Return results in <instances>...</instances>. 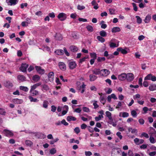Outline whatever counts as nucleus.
I'll list each match as a JSON object with an SVG mask.
<instances>
[{"instance_id": "obj_1", "label": "nucleus", "mask_w": 156, "mask_h": 156, "mask_svg": "<svg viewBox=\"0 0 156 156\" xmlns=\"http://www.w3.org/2000/svg\"><path fill=\"white\" fill-rule=\"evenodd\" d=\"M57 17L61 21H63L67 18L66 15L64 13H60L58 15Z\"/></svg>"}, {"instance_id": "obj_2", "label": "nucleus", "mask_w": 156, "mask_h": 156, "mask_svg": "<svg viewBox=\"0 0 156 156\" xmlns=\"http://www.w3.org/2000/svg\"><path fill=\"white\" fill-rule=\"evenodd\" d=\"M126 79L128 82H131L134 79V75L132 73H128L126 74Z\"/></svg>"}, {"instance_id": "obj_3", "label": "nucleus", "mask_w": 156, "mask_h": 156, "mask_svg": "<svg viewBox=\"0 0 156 156\" xmlns=\"http://www.w3.org/2000/svg\"><path fill=\"white\" fill-rule=\"evenodd\" d=\"M3 133L7 137H11L13 135V133L11 131L8 129H4Z\"/></svg>"}, {"instance_id": "obj_4", "label": "nucleus", "mask_w": 156, "mask_h": 156, "mask_svg": "<svg viewBox=\"0 0 156 156\" xmlns=\"http://www.w3.org/2000/svg\"><path fill=\"white\" fill-rule=\"evenodd\" d=\"M35 68L39 74H43L44 73V70L43 69H41V66H35Z\"/></svg>"}, {"instance_id": "obj_5", "label": "nucleus", "mask_w": 156, "mask_h": 156, "mask_svg": "<svg viewBox=\"0 0 156 156\" xmlns=\"http://www.w3.org/2000/svg\"><path fill=\"white\" fill-rule=\"evenodd\" d=\"M28 65L26 63H22L20 67V70L22 72H26L27 71V69L28 67Z\"/></svg>"}, {"instance_id": "obj_6", "label": "nucleus", "mask_w": 156, "mask_h": 156, "mask_svg": "<svg viewBox=\"0 0 156 156\" xmlns=\"http://www.w3.org/2000/svg\"><path fill=\"white\" fill-rule=\"evenodd\" d=\"M68 66L70 69H73L76 68L77 64L75 61H73L69 62Z\"/></svg>"}, {"instance_id": "obj_7", "label": "nucleus", "mask_w": 156, "mask_h": 156, "mask_svg": "<svg viewBox=\"0 0 156 156\" xmlns=\"http://www.w3.org/2000/svg\"><path fill=\"white\" fill-rule=\"evenodd\" d=\"M101 75L106 76L108 75L110 73V71L106 69H103L101 70Z\"/></svg>"}, {"instance_id": "obj_8", "label": "nucleus", "mask_w": 156, "mask_h": 156, "mask_svg": "<svg viewBox=\"0 0 156 156\" xmlns=\"http://www.w3.org/2000/svg\"><path fill=\"white\" fill-rule=\"evenodd\" d=\"M58 66L60 69L62 71H65L66 69V65L63 62H59L58 63Z\"/></svg>"}, {"instance_id": "obj_9", "label": "nucleus", "mask_w": 156, "mask_h": 156, "mask_svg": "<svg viewBox=\"0 0 156 156\" xmlns=\"http://www.w3.org/2000/svg\"><path fill=\"white\" fill-rule=\"evenodd\" d=\"M126 75L125 73H122L118 76V79L121 81H123L126 79Z\"/></svg>"}, {"instance_id": "obj_10", "label": "nucleus", "mask_w": 156, "mask_h": 156, "mask_svg": "<svg viewBox=\"0 0 156 156\" xmlns=\"http://www.w3.org/2000/svg\"><path fill=\"white\" fill-rule=\"evenodd\" d=\"M134 141L136 144L138 145L143 144L144 142V140L143 139H139L138 138H136L134 140Z\"/></svg>"}, {"instance_id": "obj_11", "label": "nucleus", "mask_w": 156, "mask_h": 156, "mask_svg": "<svg viewBox=\"0 0 156 156\" xmlns=\"http://www.w3.org/2000/svg\"><path fill=\"white\" fill-rule=\"evenodd\" d=\"M35 136L39 139H44L46 137V136L41 133H37L35 134Z\"/></svg>"}, {"instance_id": "obj_12", "label": "nucleus", "mask_w": 156, "mask_h": 156, "mask_svg": "<svg viewBox=\"0 0 156 156\" xmlns=\"http://www.w3.org/2000/svg\"><path fill=\"white\" fill-rule=\"evenodd\" d=\"M41 84V83L40 82L38 83H36L33 85L31 86L30 89V91L34 90L37 88V87L40 86Z\"/></svg>"}, {"instance_id": "obj_13", "label": "nucleus", "mask_w": 156, "mask_h": 156, "mask_svg": "<svg viewBox=\"0 0 156 156\" xmlns=\"http://www.w3.org/2000/svg\"><path fill=\"white\" fill-rule=\"evenodd\" d=\"M69 49L72 52H76L78 50V48L77 47L74 45H71L70 46Z\"/></svg>"}, {"instance_id": "obj_14", "label": "nucleus", "mask_w": 156, "mask_h": 156, "mask_svg": "<svg viewBox=\"0 0 156 156\" xmlns=\"http://www.w3.org/2000/svg\"><path fill=\"white\" fill-rule=\"evenodd\" d=\"M17 79L21 82H23L26 81V77L23 75H18L17 76Z\"/></svg>"}, {"instance_id": "obj_15", "label": "nucleus", "mask_w": 156, "mask_h": 156, "mask_svg": "<svg viewBox=\"0 0 156 156\" xmlns=\"http://www.w3.org/2000/svg\"><path fill=\"white\" fill-rule=\"evenodd\" d=\"M12 102L15 104H21L23 101L22 99H19L18 98H14L12 100Z\"/></svg>"}, {"instance_id": "obj_16", "label": "nucleus", "mask_w": 156, "mask_h": 156, "mask_svg": "<svg viewBox=\"0 0 156 156\" xmlns=\"http://www.w3.org/2000/svg\"><path fill=\"white\" fill-rule=\"evenodd\" d=\"M133 1L135 2L139 3L141 2L139 5L140 8H143L144 7V5L143 3L141 2L143 0H133Z\"/></svg>"}, {"instance_id": "obj_17", "label": "nucleus", "mask_w": 156, "mask_h": 156, "mask_svg": "<svg viewBox=\"0 0 156 156\" xmlns=\"http://www.w3.org/2000/svg\"><path fill=\"white\" fill-rule=\"evenodd\" d=\"M117 51H118L121 52L122 54L124 55L126 54L127 53V51L126 50L123 49L121 47L118 48Z\"/></svg>"}, {"instance_id": "obj_18", "label": "nucleus", "mask_w": 156, "mask_h": 156, "mask_svg": "<svg viewBox=\"0 0 156 156\" xmlns=\"http://www.w3.org/2000/svg\"><path fill=\"white\" fill-rule=\"evenodd\" d=\"M98 77L94 74H91L89 75V80L90 81H94L97 79Z\"/></svg>"}, {"instance_id": "obj_19", "label": "nucleus", "mask_w": 156, "mask_h": 156, "mask_svg": "<svg viewBox=\"0 0 156 156\" xmlns=\"http://www.w3.org/2000/svg\"><path fill=\"white\" fill-rule=\"evenodd\" d=\"M92 72L93 74L97 75L99 74L101 75V70H100L99 69H94L92 70Z\"/></svg>"}, {"instance_id": "obj_20", "label": "nucleus", "mask_w": 156, "mask_h": 156, "mask_svg": "<svg viewBox=\"0 0 156 156\" xmlns=\"http://www.w3.org/2000/svg\"><path fill=\"white\" fill-rule=\"evenodd\" d=\"M40 77L37 75H35L32 77V80L35 82H37L40 80Z\"/></svg>"}, {"instance_id": "obj_21", "label": "nucleus", "mask_w": 156, "mask_h": 156, "mask_svg": "<svg viewBox=\"0 0 156 156\" xmlns=\"http://www.w3.org/2000/svg\"><path fill=\"white\" fill-rule=\"evenodd\" d=\"M54 37L56 40L61 41L62 40V35L60 34L56 33Z\"/></svg>"}, {"instance_id": "obj_22", "label": "nucleus", "mask_w": 156, "mask_h": 156, "mask_svg": "<svg viewBox=\"0 0 156 156\" xmlns=\"http://www.w3.org/2000/svg\"><path fill=\"white\" fill-rule=\"evenodd\" d=\"M4 84L5 86L7 87H12L13 86L12 83L9 81H6Z\"/></svg>"}, {"instance_id": "obj_23", "label": "nucleus", "mask_w": 156, "mask_h": 156, "mask_svg": "<svg viewBox=\"0 0 156 156\" xmlns=\"http://www.w3.org/2000/svg\"><path fill=\"white\" fill-rule=\"evenodd\" d=\"M149 89L150 91H153L156 90V84H151L149 86Z\"/></svg>"}, {"instance_id": "obj_24", "label": "nucleus", "mask_w": 156, "mask_h": 156, "mask_svg": "<svg viewBox=\"0 0 156 156\" xmlns=\"http://www.w3.org/2000/svg\"><path fill=\"white\" fill-rule=\"evenodd\" d=\"M105 114L106 116L108 118L109 120L113 121V119L112 117V114L111 112L108 111H107L105 112Z\"/></svg>"}, {"instance_id": "obj_25", "label": "nucleus", "mask_w": 156, "mask_h": 156, "mask_svg": "<svg viewBox=\"0 0 156 156\" xmlns=\"http://www.w3.org/2000/svg\"><path fill=\"white\" fill-rule=\"evenodd\" d=\"M66 119L67 121L68 122H70L72 121H75L76 120V118L72 116H68Z\"/></svg>"}, {"instance_id": "obj_26", "label": "nucleus", "mask_w": 156, "mask_h": 156, "mask_svg": "<svg viewBox=\"0 0 156 156\" xmlns=\"http://www.w3.org/2000/svg\"><path fill=\"white\" fill-rule=\"evenodd\" d=\"M151 18V16L150 15H147L145 19L144 20V21L146 23H148L150 22Z\"/></svg>"}, {"instance_id": "obj_27", "label": "nucleus", "mask_w": 156, "mask_h": 156, "mask_svg": "<svg viewBox=\"0 0 156 156\" xmlns=\"http://www.w3.org/2000/svg\"><path fill=\"white\" fill-rule=\"evenodd\" d=\"M121 30L119 27H114L112 30V33H116L120 31Z\"/></svg>"}, {"instance_id": "obj_28", "label": "nucleus", "mask_w": 156, "mask_h": 156, "mask_svg": "<svg viewBox=\"0 0 156 156\" xmlns=\"http://www.w3.org/2000/svg\"><path fill=\"white\" fill-rule=\"evenodd\" d=\"M99 99L100 102L102 103L103 105H104L105 104L106 101V100L104 96L101 95Z\"/></svg>"}, {"instance_id": "obj_29", "label": "nucleus", "mask_w": 156, "mask_h": 156, "mask_svg": "<svg viewBox=\"0 0 156 156\" xmlns=\"http://www.w3.org/2000/svg\"><path fill=\"white\" fill-rule=\"evenodd\" d=\"M28 98L30 100L31 102H38L39 101V100H37L36 98H33L32 96H29L28 97Z\"/></svg>"}, {"instance_id": "obj_30", "label": "nucleus", "mask_w": 156, "mask_h": 156, "mask_svg": "<svg viewBox=\"0 0 156 156\" xmlns=\"http://www.w3.org/2000/svg\"><path fill=\"white\" fill-rule=\"evenodd\" d=\"M55 52L58 55H62L64 54V51L61 49L57 50L55 51Z\"/></svg>"}, {"instance_id": "obj_31", "label": "nucleus", "mask_w": 156, "mask_h": 156, "mask_svg": "<svg viewBox=\"0 0 156 156\" xmlns=\"http://www.w3.org/2000/svg\"><path fill=\"white\" fill-rule=\"evenodd\" d=\"M54 74L53 72H50L48 75V77L49 80H51L50 79H51L53 80L54 78Z\"/></svg>"}, {"instance_id": "obj_32", "label": "nucleus", "mask_w": 156, "mask_h": 156, "mask_svg": "<svg viewBox=\"0 0 156 156\" xmlns=\"http://www.w3.org/2000/svg\"><path fill=\"white\" fill-rule=\"evenodd\" d=\"M99 34L100 36L102 37H105L107 35L106 32L104 30L100 31L99 32Z\"/></svg>"}, {"instance_id": "obj_33", "label": "nucleus", "mask_w": 156, "mask_h": 156, "mask_svg": "<svg viewBox=\"0 0 156 156\" xmlns=\"http://www.w3.org/2000/svg\"><path fill=\"white\" fill-rule=\"evenodd\" d=\"M30 93H31V94H32V95L33 96H36L39 94L38 91L37 90H32L31 92L30 91Z\"/></svg>"}, {"instance_id": "obj_34", "label": "nucleus", "mask_w": 156, "mask_h": 156, "mask_svg": "<svg viewBox=\"0 0 156 156\" xmlns=\"http://www.w3.org/2000/svg\"><path fill=\"white\" fill-rule=\"evenodd\" d=\"M97 39L101 43H103L105 41V39L103 37L101 36H98L97 37Z\"/></svg>"}, {"instance_id": "obj_35", "label": "nucleus", "mask_w": 156, "mask_h": 156, "mask_svg": "<svg viewBox=\"0 0 156 156\" xmlns=\"http://www.w3.org/2000/svg\"><path fill=\"white\" fill-rule=\"evenodd\" d=\"M20 88L21 90L25 92H27L29 90V89L27 87L23 86H20Z\"/></svg>"}, {"instance_id": "obj_36", "label": "nucleus", "mask_w": 156, "mask_h": 156, "mask_svg": "<svg viewBox=\"0 0 156 156\" xmlns=\"http://www.w3.org/2000/svg\"><path fill=\"white\" fill-rule=\"evenodd\" d=\"M49 103L48 101L46 100H44L43 102V107L45 108H48Z\"/></svg>"}, {"instance_id": "obj_37", "label": "nucleus", "mask_w": 156, "mask_h": 156, "mask_svg": "<svg viewBox=\"0 0 156 156\" xmlns=\"http://www.w3.org/2000/svg\"><path fill=\"white\" fill-rule=\"evenodd\" d=\"M17 0H9L8 2L10 3V5H15L17 3Z\"/></svg>"}, {"instance_id": "obj_38", "label": "nucleus", "mask_w": 156, "mask_h": 156, "mask_svg": "<svg viewBox=\"0 0 156 156\" xmlns=\"http://www.w3.org/2000/svg\"><path fill=\"white\" fill-rule=\"evenodd\" d=\"M87 30L90 32H92L93 31V27L91 25L87 26L86 27Z\"/></svg>"}, {"instance_id": "obj_39", "label": "nucleus", "mask_w": 156, "mask_h": 156, "mask_svg": "<svg viewBox=\"0 0 156 156\" xmlns=\"http://www.w3.org/2000/svg\"><path fill=\"white\" fill-rule=\"evenodd\" d=\"M26 144L29 146H31L33 144V143L30 140H26L25 142Z\"/></svg>"}, {"instance_id": "obj_40", "label": "nucleus", "mask_w": 156, "mask_h": 156, "mask_svg": "<svg viewBox=\"0 0 156 156\" xmlns=\"http://www.w3.org/2000/svg\"><path fill=\"white\" fill-rule=\"evenodd\" d=\"M136 22L140 24L142 22V20L139 16H136Z\"/></svg>"}, {"instance_id": "obj_41", "label": "nucleus", "mask_w": 156, "mask_h": 156, "mask_svg": "<svg viewBox=\"0 0 156 156\" xmlns=\"http://www.w3.org/2000/svg\"><path fill=\"white\" fill-rule=\"evenodd\" d=\"M151 74H150L147 75L144 78V80H151L152 76Z\"/></svg>"}, {"instance_id": "obj_42", "label": "nucleus", "mask_w": 156, "mask_h": 156, "mask_svg": "<svg viewBox=\"0 0 156 156\" xmlns=\"http://www.w3.org/2000/svg\"><path fill=\"white\" fill-rule=\"evenodd\" d=\"M41 87H42L43 89L46 91L48 90L49 89L48 86L46 84L42 85L41 86Z\"/></svg>"}, {"instance_id": "obj_43", "label": "nucleus", "mask_w": 156, "mask_h": 156, "mask_svg": "<svg viewBox=\"0 0 156 156\" xmlns=\"http://www.w3.org/2000/svg\"><path fill=\"white\" fill-rule=\"evenodd\" d=\"M90 55L92 59H96L97 58L96 54L95 53H90Z\"/></svg>"}, {"instance_id": "obj_44", "label": "nucleus", "mask_w": 156, "mask_h": 156, "mask_svg": "<svg viewBox=\"0 0 156 156\" xmlns=\"http://www.w3.org/2000/svg\"><path fill=\"white\" fill-rule=\"evenodd\" d=\"M70 143H75L77 144H78L80 143L79 141L78 140H75L73 138L70 139Z\"/></svg>"}, {"instance_id": "obj_45", "label": "nucleus", "mask_w": 156, "mask_h": 156, "mask_svg": "<svg viewBox=\"0 0 156 156\" xmlns=\"http://www.w3.org/2000/svg\"><path fill=\"white\" fill-rule=\"evenodd\" d=\"M131 114L133 117H136L137 116V113L134 110H133L131 111Z\"/></svg>"}, {"instance_id": "obj_46", "label": "nucleus", "mask_w": 156, "mask_h": 156, "mask_svg": "<svg viewBox=\"0 0 156 156\" xmlns=\"http://www.w3.org/2000/svg\"><path fill=\"white\" fill-rule=\"evenodd\" d=\"M105 57H99L97 59V61L98 62H101L102 61H105Z\"/></svg>"}, {"instance_id": "obj_47", "label": "nucleus", "mask_w": 156, "mask_h": 156, "mask_svg": "<svg viewBox=\"0 0 156 156\" xmlns=\"http://www.w3.org/2000/svg\"><path fill=\"white\" fill-rule=\"evenodd\" d=\"M56 152V150L55 148H53L50 151V153L51 154H54Z\"/></svg>"}, {"instance_id": "obj_48", "label": "nucleus", "mask_w": 156, "mask_h": 156, "mask_svg": "<svg viewBox=\"0 0 156 156\" xmlns=\"http://www.w3.org/2000/svg\"><path fill=\"white\" fill-rule=\"evenodd\" d=\"M59 140L58 138H56L52 140H51L50 141V143L51 144H53L55 143L56 142Z\"/></svg>"}, {"instance_id": "obj_49", "label": "nucleus", "mask_w": 156, "mask_h": 156, "mask_svg": "<svg viewBox=\"0 0 156 156\" xmlns=\"http://www.w3.org/2000/svg\"><path fill=\"white\" fill-rule=\"evenodd\" d=\"M6 112L4 109L0 108V114L3 115H5Z\"/></svg>"}, {"instance_id": "obj_50", "label": "nucleus", "mask_w": 156, "mask_h": 156, "mask_svg": "<svg viewBox=\"0 0 156 156\" xmlns=\"http://www.w3.org/2000/svg\"><path fill=\"white\" fill-rule=\"evenodd\" d=\"M132 5L133 7V10L136 12L137 11V7L136 6V4L134 3H132Z\"/></svg>"}, {"instance_id": "obj_51", "label": "nucleus", "mask_w": 156, "mask_h": 156, "mask_svg": "<svg viewBox=\"0 0 156 156\" xmlns=\"http://www.w3.org/2000/svg\"><path fill=\"white\" fill-rule=\"evenodd\" d=\"M129 116V114L127 112H123L122 113V117L123 118L127 117Z\"/></svg>"}, {"instance_id": "obj_52", "label": "nucleus", "mask_w": 156, "mask_h": 156, "mask_svg": "<svg viewBox=\"0 0 156 156\" xmlns=\"http://www.w3.org/2000/svg\"><path fill=\"white\" fill-rule=\"evenodd\" d=\"M77 9L79 10H82L85 8V7L83 5H78L77 6Z\"/></svg>"}, {"instance_id": "obj_53", "label": "nucleus", "mask_w": 156, "mask_h": 156, "mask_svg": "<svg viewBox=\"0 0 156 156\" xmlns=\"http://www.w3.org/2000/svg\"><path fill=\"white\" fill-rule=\"evenodd\" d=\"M118 46H116L115 43L113 42L110 43V48H115L117 47Z\"/></svg>"}, {"instance_id": "obj_54", "label": "nucleus", "mask_w": 156, "mask_h": 156, "mask_svg": "<svg viewBox=\"0 0 156 156\" xmlns=\"http://www.w3.org/2000/svg\"><path fill=\"white\" fill-rule=\"evenodd\" d=\"M74 131L75 133L77 134L80 132V130L79 127H76L74 129Z\"/></svg>"}, {"instance_id": "obj_55", "label": "nucleus", "mask_w": 156, "mask_h": 156, "mask_svg": "<svg viewBox=\"0 0 156 156\" xmlns=\"http://www.w3.org/2000/svg\"><path fill=\"white\" fill-rule=\"evenodd\" d=\"M82 109L83 111L84 112H90L89 108L87 107H83L82 108Z\"/></svg>"}, {"instance_id": "obj_56", "label": "nucleus", "mask_w": 156, "mask_h": 156, "mask_svg": "<svg viewBox=\"0 0 156 156\" xmlns=\"http://www.w3.org/2000/svg\"><path fill=\"white\" fill-rule=\"evenodd\" d=\"M28 22H27L23 21L21 23V25L23 27H27L28 26Z\"/></svg>"}, {"instance_id": "obj_57", "label": "nucleus", "mask_w": 156, "mask_h": 156, "mask_svg": "<svg viewBox=\"0 0 156 156\" xmlns=\"http://www.w3.org/2000/svg\"><path fill=\"white\" fill-rule=\"evenodd\" d=\"M97 101H95L93 103V105L94 106V108L96 109L99 107V105L97 104Z\"/></svg>"}, {"instance_id": "obj_58", "label": "nucleus", "mask_w": 156, "mask_h": 156, "mask_svg": "<svg viewBox=\"0 0 156 156\" xmlns=\"http://www.w3.org/2000/svg\"><path fill=\"white\" fill-rule=\"evenodd\" d=\"M116 135L119 138L120 140H121L122 139V136L121 135V133L120 132H117L116 133Z\"/></svg>"}, {"instance_id": "obj_59", "label": "nucleus", "mask_w": 156, "mask_h": 156, "mask_svg": "<svg viewBox=\"0 0 156 156\" xmlns=\"http://www.w3.org/2000/svg\"><path fill=\"white\" fill-rule=\"evenodd\" d=\"M149 140L150 142L152 144H154L155 143V140L153 137L151 136L150 137Z\"/></svg>"}, {"instance_id": "obj_60", "label": "nucleus", "mask_w": 156, "mask_h": 156, "mask_svg": "<svg viewBox=\"0 0 156 156\" xmlns=\"http://www.w3.org/2000/svg\"><path fill=\"white\" fill-rule=\"evenodd\" d=\"M147 146V144H143L140 146V148L141 149H146Z\"/></svg>"}, {"instance_id": "obj_61", "label": "nucleus", "mask_w": 156, "mask_h": 156, "mask_svg": "<svg viewBox=\"0 0 156 156\" xmlns=\"http://www.w3.org/2000/svg\"><path fill=\"white\" fill-rule=\"evenodd\" d=\"M63 50H64V52L65 54L66 55V56H69V54L68 52V51H67L66 48L65 47H64L63 48Z\"/></svg>"}, {"instance_id": "obj_62", "label": "nucleus", "mask_w": 156, "mask_h": 156, "mask_svg": "<svg viewBox=\"0 0 156 156\" xmlns=\"http://www.w3.org/2000/svg\"><path fill=\"white\" fill-rule=\"evenodd\" d=\"M85 153L86 156H90L92 154V153L90 151H86L85 152Z\"/></svg>"}, {"instance_id": "obj_63", "label": "nucleus", "mask_w": 156, "mask_h": 156, "mask_svg": "<svg viewBox=\"0 0 156 156\" xmlns=\"http://www.w3.org/2000/svg\"><path fill=\"white\" fill-rule=\"evenodd\" d=\"M62 124H63L65 126H68L69 125V123L66 122V120L63 119L61 121Z\"/></svg>"}, {"instance_id": "obj_64", "label": "nucleus", "mask_w": 156, "mask_h": 156, "mask_svg": "<svg viewBox=\"0 0 156 156\" xmlns=\"http://www.w3.org/2000/svg\"><path fill=\"white\" fill-rule=\"evenodd\" d=\"M87 125L84 123L82 124L80 126L81 128L82 129H85L87 128Z\"/></svg>"}]
</instances>
